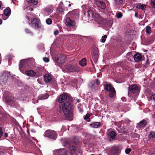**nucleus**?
Masks as SVG:
<instances>
[{"label": "nucleus", "instance_id": "1", "mask_svg": "<svg viewBox=\"0 0 155 155\" xmlns=\"http://www.w3.org/2000/svg\"><path fill=\"white\" fill-rule=\"evenodd\" d=\"M34 63V60L32 58L21 60L19 64L20 71L22 73H24V70L30 68L31 64Z\"/></svg>", "mask_w": 155, "mask_h": 155}, {"label": "nucleus", "instance_id": "2", "mask_svg": "<svg viewBox=\"0 0 155 155\" xmlns=\"http://www.w3.org/2000/svg\"><path fill=\"white\" fill-rule=\"evenodd\" d=\"M60 107L62 110L63 113L66 118L69 120L72 118L73 115L71 112V106L70 103L68 102H65L62 105L61 107Z\"/></svg>", "mask_w": 155, "mask_h": 155}, {"label": "nucleus", "instance_id": "3", "mask_svg": "<svg viewBox=\"0 0 155 155\" xmlns=\"http://www.w3.org/2000/svg\"><path fill=\"white\" fill-rule=\"evenodd\" d=\"M64 23L68 26V28L69 31H74L76 28L74 22L71 20L69 17H66L64 20Z\"/></svg>", "mask_w": 155, "mask_h": 155}, {"label": "nucleus", "instance_id": "4", "mask_svg": "<svg viewBox=\"0 0 155 155\" xmlns=\"http://www.w3.org/2000/svg\"><path fill=\"white\" fill-rule=\"evenodd\" d=\"M80 71V69L76 65H66L64 67V71L66 72H78Z\"/></svg>", "mask_w": 155, "mask_h": 155}, {"label": "nucleus", "instance_id": "5", "mask_svg": "<svg viewBox=\"0 0 155 155\" xmlns=\"http://www.w3.org/2000/svg\"><path fill=\"white\" fill-rule=\"evenodd\" d=\"M104 89L109 92V97H114L116 95V93L114 88L110 84H106L104 87Z\"/></svg>", "mask_w": 155, "mask_h": 155}, {"label": "nucleus", "instance_id": "6", "mask_svg": "<svg viewBox=\"0 0 155 155\" xmlns=\"http://www.w3.org/2000/svg\"><path fill=\"white\" fill-rule=\"evenodd\" d=\"M54 10V7L52 5H48L45 8H43L41 10V13L44 16L48 15L50 14Z\"/></svg>", "mask_w": 155, "mask_h": 155}, {"label": "nucleus", "instance_id": "7", "mask_svg": "<svg viewBox=\"0 0 155 155\" xmlns=\"http://www.w3.org/2000/svg\"><path fill=\"white\" fill-rule=\"evenodd\" d=\"M44 135V136L55 139L57 137V134L54 130H47L45 132Z\"/></svg>", "mask_w": 155, "mask_h": 155}, {"label": "nucleus", "instance_id": "8", "mask_svg": "<svg viewBox=\"0 0 155 155\" xmlns=\"http://www.w3.org/2000/svg\"><path fill=\"white\" fill-rule=\"evenodd\" d=\"M129 91L134 94L137 95L139 93L140 89L137 85L133 84L130 85L129 87Z\"/></svg>", "mask_w": 155, "mask_h": 155}, {"label": "nucleus", "instance_id": "9", "mask_svg": "<svg viewBox=\"0 0 155 155\" xmlns=\"http://www.w3.org/2000/svg\"><path fill=\"white\" fill-rule=\"evenodd\" d=\"M29 24L32 28H39L41 25V24L39 20L37 18H34L33 19L31 24L28 23Z\"/></svg>", "mask_w": 155, "mask_h": 155}, {"label": "nucleus", "instance_id": "10", "mask_svg": "<svg viewBox=\"0 0 155 155\" xmlns=\"http://www.w3.org/2000/svg\"><path fill=\"white\" fill-rule=\"evenodd\" d=\"M92 58L95 63H97L98 58V48H95L91 51Z\"/></svg>", "mask_w": 155, "mask_h": 155}, {"label": "nucleus", "instance_id": "11", "mask_svg": "<svg viewBox=\"0 0 155 155\" xmlns=\"http://www.w3.org/2000/svg\"><path fill=\"white\" fill-rule=\"evenodd\" d=\"M66 60V57L64 55L60 54L56 56L54 59V61L56 62L61 64L64 62Z\"/></svg>", "mask_w": 155, "mask_h": 155}, {"label": "nucleus", "instance_id": "12", "mask_svg": "<svg viewBox=\"0 0 155 155\" xmlns=\"http://www.w3.org/2000/svg\"><path fill=\"white\" fill-rule=\"evenodd\" d=\"M30 3H32L35 5L38 4V0H26V1L25 2V5L23 7L24 10L28 9V6L30 5Z\"/></svg>", "mask_w": 155, "mask_h": 155}, {"label": "nucleus", "instance_id": "13", "mask_svg": "<svg viewBox=\"0 0 155 155\" xmlns=\"http://www.w3.org/2000/svg\"><path fill=\"white\" fill-rule=\"evenodd\" d=\"M11 13V10L9 7L7 8L4 10V15H2V18L4 20L7 19L10 16Z\"/></svg>", "mask_w": 155, "mask_h": 155}, {"label": "nucleus", "instance_id": "14", "mask_svg": "<svg viewBox=\"0 0 155 155\" xmlns=\"http://www.w3.org/2000/svg\"><path fill=\"white\" fill-rule=\"evenodd\" d=\"M55 154L57 155H69L67 151L65 149L62 148L55 150Z\"/></svg>", "mask_w": 155, "mask_h": 155}, {"label": "nucleus", "instance_id": "15", "mask_svg": "<svg viewBox=\"0 0 155 155\" xmlns=\"http://www.w3.org/2000/svg\"><path fill=\"white\" fill-rule=\"evenodd\" d=\"M94 18L96 22L98 24H102L104 21V19L98 14H95Z\"/></svg>", "mask_w": 155, "mask_h": 155}, {"label": "nucleus", "instance_id": "16", "mask_svg": "<svg viewBox=\"0 0 155 155\" xmlns=\"http://www.w3.org/2000/svg\"><path fill=\"white\" fill-rule=\"evenodd\" d=\"M109 154L110 155H118V148L116 147H112L109 151Z\"/></svg>", "mask_w": 155, "mask_h": 155}, {"label": "nucleus", "instance_id": "17", "mask_svg": "<svg viewBox=\"0 0 155 155\" xmlns=\"http://www.w3.org/2000/svg\"><path fill=\"white\" fill-rule=\"evenodd\" d=\"M147 124V121L144 120L141 121L137 124V127L139 129H142Z\"/></svg>", "mask_w": 155, "mask_h": 155}, {"label": "nucleus", "instance_id": "18", "mask_svg": "<svg viewBox=\"0 0 155 155\" xmlns=\"http://www.w3.org/2000/svg\"><path fill=\"white\" fill-rule=\"evenodd\" d=\"M95 4L99 8L102 9H104L106 7V5L104 2L101 1H98L95 2Z\"/></svg>", "mask_w": 155, "mask_h": 155}, {"label": "nucleus", "instance_id": "19", "mask_svg": "<svg viewBox=\"0 0 155 155\" xmlns=\"http://www.w3.org/2000/svg\"><path fill=\"white\" fill-rule=\"evenodd\" d=\"M134 58L135 62H138L141 60L142 57L140 54L137 53L134 55Z\"/></svg>", "mask_w": 155, "mask_h": 155}, {"label": "nucleus", "instance_id": "20", "mask_svg": "<svg viewBox=\"0 0 155 155\" xmlns=\"http://www.w3.org/2000/svg\"><path fill=\"white\" fill-rule=\"evenodd\" d=\"M26 75L30 77H33L36 75V72L32 70H26L25 72Z\"/></svg>", "mask_w": 155, "mask_h": 155}, {"label": "nucleus", "instance_id": "21", "mask_svg": "<svg viewBox=\"0 0 155 155\" xmlns=\"http://www.w3.org/2000/svg\"><path fill=\"white\" fill-rule=\"evenodd\" d=\"M101 123L99 122H94L90 124L89 125L93 128H97L101 126Z\"/></svg>", "mask_w": 155, "mask_h": 155}, {"label": "nucleus", "instance_id": "22", "mask_svg": "<svg viewBox=\"0 0 155 155\" xmlns=\"http://www.w3.org/2000/svg\"><path fill=\"white\" fill-rule=\"evenodd\" d=\"M110 140L114 139L116 136V133L114 131H111L109 133L108 135Z\"/></svg>", "mask_w": 155, "mask_h": 155}, {"label": "nucleus", "instance_id": "23", "mask_svg": "<svg viewBox=\"0 0 155 155\" xmlns=\"http://www.w3.org/2000/svg\"><path fill=\"white\" fill-rule=\"evenodd\" d=\"M44 79L46 83H48L51 81L52 78L51 76L49 74H45L44 76Z\"/></svg>", "mask_w": 155, "mask_h": 155}, {"label": "nucleus", "instance_id": "24", "mask_svg": "<svg viewBox=\"0 0 155 155\" xmlns=\"http://www.w3.org/2000/svg\"><path fill=\"white\" fill-rule=\"evenodd\" d=\"M145 96L147 97H155V94L153 93L150 91H146L144 93Z\"/></svg>", "mask_w": 155, "mask_h": 155}, {"label": "nucleus", "instance_id": "25", "mask_svg": "<svg viewBox=\"0 0 155 155\" xmlns=\"http://www.w3.org/2000/svg\"><path fill=\"white\" fill-rule=\"evenodd\" d=\"M79 64L82 66H85L86 64V60L85 58L82 59L79 61Z\"/></svg>", "mask_w": 155, "mask_h": 155}, {"label": "nucleus", "instance_id": "26", "mask_svg": "<svg viewBox=\"0 0 155 155\" xmlns=\"http://www.w3.org/2000/svg\"><path fill=\"white\" fill-rule=\"evenodd\" d=\"M69 149L71 151L69 153V155H72V153L74 152L75 151L76 149L75 147L73 146H71L69 147Z\"/></svg>", "mask_w": 155, "mask_h": 155}, {"label": "nucleus", "instance_id": "27", "mask_svg": "<svg viewBox=\"0 0 155 155\" xmlns=\"http://www.w3.org/2000/svg\"><path fill=\"white\" fill-rule=\"evenodd\" d=\"M87 15L88 17L89 18L95 17L93 12L91 10H89L87 11Z\"/></svg>", "mask_w": 155, "mask_h": 155}, {"label": "nucleus", "instance_id": "28", "mask_svg": "<svg viewBox=\"0 0 155 155\" xmlns=\"http://www.w3.org/2000/svg\"><path fill=\"white\" fill-rule=\"evenodd\" d=\"M137 8H141L143 10H144L146 8V6L144 4H138L137 6Z\"/></svg>", "mask_w": 155, "mask_h": 155}, {"label": "nucleus", "instance_id": "29", "mask_svg": "<svg viewBox=\"0 0 155 155\" xmlns=\"http://www.w3.org/2000/svg\"><path fill=\"white\" fill-rule=\"evenodd\" d=\"M64 10V8L58 7L57 12H58L59 13L63 14Z\"/></svg>", "mask_w": 155, "mask_h": 155}, {"label": "nucleus", "instance_id": "30", "mask_svg": "<svg viewBox=\"0 0 155 155\" xmlns=\"http://www.w3.org/2000/svg\"><path fill=\"white\" fill-rule=\"evenodd\" d=\"M116 16L117 18H120L123 16V14L120 12H117L116 14Z\"/></svg>", "mask_w": 155, "mask_h": 155}, {"label": "nucleus", "instance_id": "31", "mask_svg": "<svg viewBox=\"0 0 155 155\" xmlns=\"http://www.w3.org/2000/svg\"><path fill=\"white\" fill-rule=\"evenodd\" d=\"M114 1L115 4L117 5L122 4L123 2V0H114Z\"/></svg>", "mask_w": 155, "mask_h": 155}, {"label": "nucleus", "instance_id": "32", "mask_svg": "<svg viewBox=\"0 0 155 155\" xmlns=\"http://www.w3.org/2000/svg\"><path fill=\"white\" fill-rule=\"evenodd\" d=\"M149 137L150 138H155V132H150L149 135Z\"/></svg>", "mask_w": 155, "mask_h": 155}, {"label": "nucleus", "instance_id": "33", "mask_svg": "<svg viewBox=\"0 0 155 155\" xmlns=\"http://www.w3.org/2000/svg\"><path fill=\"white\" fill-rule=\"evenodd\" d=\"M151 28L149 26H147L146 29V32L147 34H150V33Z\"/></svg>", "mask_w": 155, "mask_h": 155}, {"label": "nucleus", "instance_id": "34", "mask_svg": "<svg viewBox=\"0 0 155 155\" xmlns=\"http://www.w3.org/2000/svg\"><path fill=\"white\" fill-rule=\"evenodd\" d=\"M67 97H58V101L59 103H62L66 99Z\"/></svg>", "mask_w": 155, "mask_h": 155}, {"label": "nucleus", "instance_id": "35", "mask_svg": "<svg viewBox=\"0 0 155 155\" xmlns=\"http://www.w3.org/2000/svg\"><path fill=\"white\" fill-rule=\"evenodd\" d=\"M107 37V36L106 35H105L102 36L101 39L100 40V41L104 43L105 42L106 39Z\"/></svg>", "mask_w": 155, "mask_h": 155}, {"label": "nucleus", "instance_id": "36", "mask_svg": "<svg viewBox=\"0 0 155 155\" xmlns=\"http://www.w3.org/2000/svg\"><path fill=\"white\" fill-rule=\"evenodd\" d=\"M150 4L153 8H155V0H151Z\"/></svg>", "mask_w": 155, "mask_h": 155}, {"label": "nucleus", "instance_id": "37", "mask_svg": "<svg viewBox=\"0 0 155 155\" xmlns=\"http://www.w3.org/2000/svg\"><path fill=\"white\" fill-rule=\"evenodd\" d=\"M60 97H71L68 93H64L60 95Z\"/></svg>", "mask_w": 155, "mask_h": 155}, {"label": "nucleus", "instance_id": "38", "mask_svg": "<svg viewBox=\"0 0 155 155\" xmlns=\"http://www.w3.org/2000/svg\"><path fill=\"white\" fill-rule=\"evenodd\" d=\"M25 31L27 34L32 36L33 35V33L29 29L26 28L25 29Z\"/></svg>", "mask_w": 155, "mask_h": 155}, {"label": "nucleus", "instance_id": "39", "mask_svg": "<svg viewBox=\"0 0 155 155\" xmlns=\"http://www.w3.org/2000/svg\"><path fill=\"white\" fill-rule=\"evenodd\" d=\"M89 114H87L86 116L84 117V119L86 120L87 122H90V119L89 118Z\"/></svg>", "mask_w": 155, "mask_h": 155}, {"label": "nucleus", "instance_id": "40", "mask_svg": "<svg viewBox=\"0 0 155 155\" xmlns=\"http://www.w3.org/2000/svg\"><path fill=\"white\" fill-rule=\"evenodd\" d=\"M46 23L48 25H51L52 23L51 19L50 18H48L46 20Z\"/></svg>", "mask_w": 155, "mask_h": 155}, {"label": "nucleus", "instance_id": "41", "mask_svg": "<svg viewBox=\"0 0 155 155\" xmlns=\"http://www.w3.org/2000/svg\"><path fill=\"white\" fill-rule=\"evenodd\" d=\"M9 96H10L9 95V93L8 92L6 91L4 92L3 97H8Z\"/></svg>", "mask_w": 155, "mask_h": 155}, {"label": "nucleus", "instance_id": "42", "mask_svg": "<svg viewBox=\"0 0 155 155\" xmlns=\"http://www.w3.org/2000/svg\"><path fill=\"white\" fill-rule=\"evenodd\" d=\"M113 23V21L112 20H109L108 22V24L109 25V26H111L112 25Z\"/></svg>", "mask_w": 155, "mask_h": 155}, {"label": "nucleus", "instance_id": "43", "mask_svg": "<svg viewBox=\"0 0 155 155\" xmlns=\"http://www.w3.org/2000/svg\"><path fill=\"white\" fill-rule=\"evenodd\" d=\"M131 151V149L130 148H127L125 150V153L127 154H128L130 153V152Z\"/></svg>", "mask_w": 155, "mask_h": 155}, {"label": "nucleus", "instance_id": "44", "mask_svg": "<svg viewBox=\"0 0 155 155\" xmlns=\"http://www.w3.org/2000/svg\"><path fill=\"white\" fill-rule=\"evenodd\" d=\"M43 61L46 62H48L49 61V59L46 57H44L43 58Z\"/></svg>", "mask_w": 155, "mask_h": 155}, {"label": "nucleus", "instance_id": "45", "mask_svg": "<svg viewBox=\"0 0 155 155\" xmlns=\"http://www.w3.org/2000/svg\"><path fill=\"white\" fill-rule=\"evenodd\" d=\"M58 7L64 8V6L63 4V2H60Z\"/></svg>", "mask_w": 155, "mask_h": 155}, {"label": "nucleus", "instance_id": "46", "mask_svg": "<svg viewBox=\"0 0 155 155\" xmlns=\"http://www.w3.org/2000/svg\"><path fill=\"white\" fill-rule=\"evenodd\" d=\"M69 36L71 37H78V38H79L80 37H81V36H79V35H73V34L70 35H69Z\"/></svg>", "mask_w": 155, "mask_h": 155}, {"label": "nucleus", "instance_id": "47", "mask_svg": "<svg viewBox=\"0 0 155 155\" xmlns=\"http://www.w3.org/2000/svg\"><path fill=\"white\" fill-rule=\"evenodd\" d=\"M124 63V62H119L117 63V64L120 66L122 68L123 67Z\"/></svg>", "mask_w": 155, "mask_h": 155}, {"label": "nucleus", "instance_id": "48", "mask_svg": "<svg viewBox=\"0 0 155 155\" xmlns=\"http://www.w3.org/2000/svg\"><path fill=\"white\" fill-rule=\"evenodd\" d=\"M38 102V100L37 99H33V102L34 103H37Z\"/></svg>", "mask_w": 155, "mask_h": 155}, {"label": "nucleus", "instance_id": "49", "mask_svg": "<svg viewBox=\"0 0 155 155\" xmlns=\"http://www.w3.org/2000/svg\"><path fill=\"white\" fill-rule=\"evenodd\" d=\"M3 134V131L2 128L0 127V138H1Z\"/></svg>", "mask_w": 155, "mask_h": 155}, {"label": "nucleus", "instance_id": "50", "mask_svg": "<svg viewBox=\"0 0 155 155\" xmlns=\"http://www.w3.org/2000/svg\"><path fill=\"white\" fill-rule=\"evenodd\" d=\"M13 57V56L12 55H9L7 56V58L8 59V60H9L10 59H12V57Z\"/></svg>", "mask_w": 155, "mask_h": 155}, {"label": "nucleus", "instance_id": "51", "mask_svg": "<svg viewBox=\"0 0 155 155\" xmlns=\"http://www.w3.org/2000/svg\"><path fill=\"white\" fill-rule=\"evenodd\" d=\"M59 32L58 31H56L54 32V34L55 35H56L58 34Z\"/></svg>", "mask_w": 155, "mask_h": 155}, {"label": "nucleus", "instance_id": "52", "mask_svg": "<svg viewBox=\"0 0 155 155\" xmlns=\"http://www.w3.org/2000/svg\"><path fill=\"white\" fill-rule=\"evenodd\" d=\"M95 81H96V83L97 85H98L100 83L99 81L97 79H96L95 80Z\"/></svg>", "mask_w": 155, "mask_h": 155}, {"label": "nucleus", "instance_id": "53", "mask_svg": "<svg viewBox=\"0 0 155 155\" xmlns=\"http://www.w3.org/2000/svg\"><path fill=\"white\" fill-rule=\"evenodd\" d=\"M121 99L123 101H126V97H121Z\"/></svg>", "mask_w": 155, "mask_h": 155}, {"label": "nucleus", "instance_id": "54", "mask_svg": "<svg viewBox=\"0 0 155 155\" xmlns=\"http://www.w3.org/2000/svg\"><path fill=\"white\" fill-rule=\"evenodd\" d=\"M54 17L55 18H57L58 17V14H55L54 15Z\"/></svg>", "mask_w": 155, "mask_h": 155}, {"label": "nucleus", "instance_id": "55", "mask_svg": "<svg viewBox=\"0 0 155 155\" xmlns=\"http://www.w3.org/2000/svg\"><path fill=\"white\" fill-rule=\"evenodd\" d=\"M8 134L7 133H5V134H4V136L5 137H8Z\"/></svg>", "mask_w": 155, "mask_h": 155}, {"label": "nucleus", "instance_id": "56", "mask_svg": "<svg viewBox=\"0 0 155 155\" xmlns=\"http://www.w3.org/2000/svg\"><path fill=\"white\" fill-rule=\"evenodd\" d=\"M151 98V100H153L155 102V97H150Z\"/></svg>", "mask_w": 155, "mask_h": 155}, {"label": "nucleus", "instance_id": "57", "mask_svg": "<svg viewBox=\"0 0 155 155\" xmlns=\"http://www.w3.org/2000/svg\"><path fill=\"white\" fill-rule=\"evenodd\" d=\"M79 111L81 112H82L83 111V110L82 109H80L79 110Z\"/></svg>", "mask_w": 155, "mask_h": 155}, {"label": "nucleus", "instance_id": "58", "mask_svg": "<svg viewBox=\"0 0 155 155\" xmlns=\"http://www.w3.org/2000/svg\"><path fill=\"white\" fill-rule=\"evenodd\" d=\"M2 20L1 19H0V25H1L2 24Z\"/></svg>", "mask_w": 155, "mask_h": 155}, {"label": "nucleus", "instance_id": "59", "mask_svg": "<svg viewBox=\"0 0 155 155\" xmlns=\"http://www.w3.org/2000/svg\"><path fill=\"white\" fill-rule=\"evenodd\" d=\"M45 95H46L45 96V97H49V95H48V94H46Z\"/></svg>", "mask_w": 155, "mask_h": 155}, {"label": "nucleus", "instance_id": "60", "mask_svg": "<svg viewBox=\"0 0 155 155\" xmlns=\"http://www.w3.org/2000/svg\"><path fill=\"white\" fill-rule=\"evenodd\" d=\"M2 5V2L1 1H0V9L1 8Z\"/></svg>", "mask_w": 155, "mask_h": 155}, {"label": "nucleus", "instance_id": "61", "mask_svg": "<svg viewBox=\"0 0 155 155\" xmlns=\"http://www.w3.org/2000/svg\"><path fill=\"white\" fill-rule=\"evenodd\" d=\"M31 131L33 132H35V130L34 129H32L31 130Z\"/></svg>", "mask_w": 155, "mask_h": 155}, {"label": "nucleus", "instance_id": "62", "mask_svg": "<svg viewBox=\"0 0 155 155\" xmlns=\"http://www.w3.org/2000/svg\"><path fill=\"white\" fill-rule=\"evenodd\" d=\"M1 54H0V64L1 63Z\"/></svg>", "mask_w": 155, "mask_h": 155}, {"label": "nucleus", "instance_id": "63", "mask_svg": "<svg viewBox=\"0 0 155 155\" xmlns=\"http://www.w3.org/2000/svg\"><path fill=\"white\" fill-rule=\"evenodd\" d=\"M137 14H137V13H136L135 14V16L136 17H137Z\"/></svg>", "mask_w": 155, "mask_h": 155}, {"label": "nucleus", "instance_id": "64", "mask_svg": "<svg viewBox=\"0 0 155 155\" xmlns=\"http://www.w3.org/2000/svg\"><path fill=\"white\" fill-rule=\"evenodd\" d=\"M26 18H27L28 20H29V17H28L27 16V17H26Z\"/></svg>", "mask_w": 155, "mask_h": 155}]
</instances>
